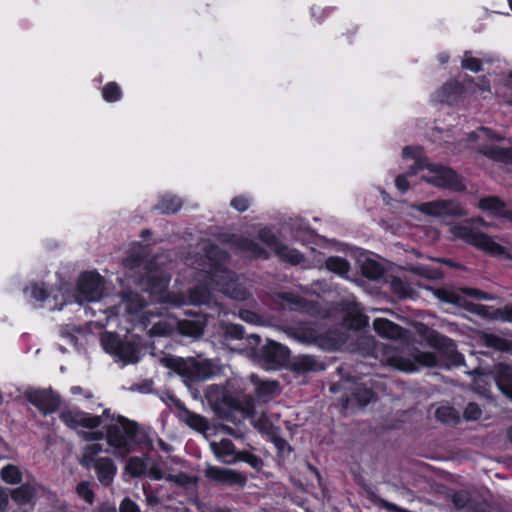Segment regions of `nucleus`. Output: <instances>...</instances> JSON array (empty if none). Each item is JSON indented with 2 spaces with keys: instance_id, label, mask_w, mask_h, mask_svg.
Wrapping results in <instances>:
<instances>
[{
  "instance_id": "27",
  "label": "nucleus",
  "mask_w": 512,
  "mask_h": 512,
  "mask_svg": "<svg viewBox=\"0 0 512 512\" xmlns=\"http://www.w3.org/2000/svg\"><path fill=\"white\" fill-rule=\"evenodd\" d=\"M104 451L103 445L99 443H92L88 444L83 448L81 457L79 459V463L87 468L91 469V467H94L98 460H100L102 457H100V453Z\"/></svg>"
},
{
  "instance_id": "46",
  "label": "nucleus",
  "mask_w": 512,
  "mask_h": 512,
  "mask_svg": "<svg viewBox=\"0 0 512 512\" xmlns=\"http://www.w3.org/2000/svg\"><path fill=\"white\" fill-rule=\"evenodd\" d=\"M241 247L244 251H246L252 257H264L265 250L261 248L256 242L253 240L245 239L241 243Z\"/></svg>"
},
{
  "instance_id": "45",
  "label": "nucleus",
  "mask_w": 512,
  "mask_h": 512,
  "mask_svg": "<svg viewBox=\"0 0 512 512\" xmlns=\"http://www.w3.org/2000/svg\"><path fill=\"white\" fill-rule=\"evenodd\" d=\"M435 416L438 420L444 423H451L457 419L456 411L448 406L439 407L435 412Z\"/></svg>"
},
{
  "instance_id": "61",
  "label": "nucleus",
  "mask_w": 512,
  "mask_h": 512,
  "mask_svg": "<svg viewBox=\"0 0 512 512\" xmlns=\"http://www.w3.org/2000/svg\"><path fill=\"white\" fill-rule=\"evenodd\" d=\"M485 379H486V376L484 375H479L475 378V385L477 387V389L483 393V394H487V391L486 389L482 386V383L485 382Z\"/></svg>"
},
{
  "instance_id": "63",
  "label": "nucleus",
  "mask_w": 512,
  "mask_h": 512,
  "mask_svg": "<svg viewBox=\"0 0 512 512\" xmlns=\"http://www.w3.org/2000/svg\"><path fill=\"white\" fill-rule=\"evenodd\" d=\"M412 271L417 273V274L424 275V276H426L428 278L435 277L434 273L430 272L429 270H427V269H425L423 267H413Z\"/></svg>"
},
{
  "instance_id": "29",
  "label": "nucleus",
  "mask_w": 512,
  "mask_h": 512,
  "mask_svg": "<svg viewBox=\"0 0 512 512\" xmlns=\"http://www.w3.org/2000/svg\"><path fill=\"white\" fill-rule=\"evenodd\" d=\"M139 353L140 351L136 345L121 341L115 356L125 364H133L139 361Z\"/></svg>"
},
{
  "instance_id": "64",
  "label": "nucleus",
  "mask_w": 512,
  "mask_h": 512,
  "mask_svg": "<svg viewBox=\"0 0 512 512\" xmlns=\"http://www.w3.org/2000/svg\"><path fill=\"white\" fill-rule=\"evenodd\" d=\"M96 512H117L115 506L104 503L97 508Z\"/></svg>"
},
{
  "instance_id": "58",
  "label": "nucleus",
  "mask_w": 512,
  "mask_h": 512,
  "mask_svg": "<svg viewBox=\"0 0 512 512\" xmlns=\"http://www.w3.org/2000/svg\"><path fill=\"white\" fill-rule=\"evenodd\" d=\"M226 333L228 336L234 339H241L244 335L243 327L240 325H230L226 329Z\"/></svg>"
},
{
  "instance_id": "12",
  "label": "nucleus",
  "mask_w": 512,
  "mask_h": 512,
  "mask_svg": "<svg viewBox=\"0 0 512 512\" xmlns=\"http://www.w3.org/2000/svg\"><path fill=\"white\" fill-rule=\"evenodd\" d=\"M175 327H177L182 334L191 337L200 336L204 329V325L201 321L182 320L174 321L172 323H164L159 321L153 323L150 332L154 335H166L169 334Z\"/></svg>"
},
{
  "instance_id": "34",
  "label": "nucleus",
  "mask_w": 512,
  "mask_h": 512,
  "mask_svg": "<svg viewBox=\"0 0 512 512\" xmlns=\"http://www.w3.org/2000/svg\"><path fill=\"white\" fill-rule=\"evenodd\" d=\"M455 507L463 512H477L474 510L470 494L467 491L455 492L451 495Z\"/></svg>"
},
{
  "instance_id": "50",
  "label": "nucleus",
  "mask_w": 512,
  "mask_h": 512,
  "mask_svg": "<svg viewBox=\"0 0 512 512\" xmlns=\"http://www.w3.org/2000/svg\"><path fill=\"white\" fill-rule=\"evenodd\" d=\"M77 493L78 495L83 498L86 502L89 504H92L94 501V493L92 489L90 488L89 483L87 482H81L77 485Z\"/></svg>"
},
{
  "instance_id": "4",
  "label": "nucleus",
  "mask_w": 512,
  "mask_h": 512,
  "mask_svg": "<svg viewBox=\"0 0 512 512\" xmlns=\"http://www.w3.org/2000/svg\"><path fill=\"white\" fill-rule=\"evenodd\" d=\"M137 424L119 416L117 422L108 426L106 440L115 453L121 457L130 453L135 444Z\"/></svg>"
},
{
  "instance_id": "23",
  "label": "nucleus",
  "mask_w": 512,
  "mask_h": 512,
  "mask_svg": "<svg viewBox=\"0 0 512 512\" xmlns=\"http://www.w3.org/2000/svg\"><path fill=\"white\" fill-rule=\"evenodd\" d=\"M374 398V393L366 387V383L355 384L351 388V394L345 399V408L363 407L369 404Z\"/></svg>"
},
{
  "instance_id": "55",
  "label": "nucleus",
  "mask_w": 512,
  "mask_h": 512,
  "mask_svg": "<svg viewBox=\"0 0 512 512\" xmlns=\"http://www.w3.org/2000/svg\"><path fill=\"white\" fill-rule=\"evenodd\" d=\"M120 512H140V509L136 503L129 498H125L120 504Z\"/></svg>"
},
{
  "instance_id": "33",
  "label": "nucleus",
  "mask_w": 512,
  "mask_h": 512,
  "mask_svg": "<svg viewBox=\"0 0 512 512\" xmlns=\"http://www.w3.org/2000/svg\"><path fill=\"white\" fill-rule=\"evenodd\" d=\"M275 253L281 260L294 265L300 263L303 259L302 254L297 250L282 244L276 246Z\"/></svg>"
},
{
  "instance_id": "14",
  "label": "nucleus",
  "mask_w": 512,
  "mask_h": 512,
  "mask_svg": "<svg viewBox=\"0 0 512 512\" xmlns=\"http://www.w3.org/2000/svg\"><path fill=\"white\" fill-rule=\"evenodd\" d=\"M25 397L45 415L56 411L60 404L59 397L49 389H31Z\"/></svg>"
},
{
  "instance_id": "9",
  "label": "nucleus",
  "mask_w": 512,
  "mask_h": 512,
  "mask_svg": "<svg viewBox=\"0 0 512 512\" xmlns=\"http://www.w3.org/2000/svg\"><path fill=\"white\" fill-rule=\"evenodd\" d=\"M103 291L104 280L99 274L94 272L83 273L78 280L75 301L80 305L99 301Z\"/></svg>"
},
{
  "instance_id": "28",
  "label": "nucleus",
  "mask_w": 512,
  "mask_h": 512,
  "mask_svg": "<svg viewBox=\"0 0 512 512\" xmlns=\"http://www.w3.org/2000/svg\"><path fill=\"white\" fill-rule=\"evenodd\" d=\"M179 419L198 432H205L209 428L208 421L204 417L185 408L180 410Z\"/></svg>"
},
{
  "instance_id": "17",
  "label": "nucleus",
  "mask_w": 512,
  "mask_h": 512,
  "mask_svg": "<svg viewBox=\"0 0 512 512\" xmlns=\"http://www.w3.org/2000/svg\"><path fill=\"white\" fill-rule=\"evenodd\" d=\"M145 303L142 298L136 293H126L121 297V302L108 310V318L112 316L122 315L130 317L133 320L141 310L145 307Z\"/></svg>"
},
{
  "instance_id": "44",
  "label": "nucleus",
  "mask_w": 512,
  "mask_h": 512,
  "mask_svg": "<svg viewBox=\"0 0 512 512\" xmlns=\"http://www.w3.org/2000/svg\"><path fill=\"white\" fill-rule=\"evenodd\" d=\"M392 290L397 293L400 297H412V288L399 278H394L391 281Z\"/></svg>"
},
{
  "instance_id": "31",
  "label": "nucleus",
  "mask_w": 512,
  "mask_h": 512,
  "mask_svg": "<svg viewBox=\"0 0 512 512\" xmlns=\"http://www.w3.org/2000/svg\"><path fill=\"white\" fill-rule=\"evenodd\" d=\"M125 471L132 477L146 476L148 471V458H130L126 463Z\"/></svg>"
},
{
  "instance_id": "57",
  "label": "nucleus",
  "mask_w": 512,
  "mask_h": 512,
  "mask_svg": "<svg viewBox=\"0 0 512 512\" xmlns=\"http://www.w3.org/2000/svg\"><path fill=\"white\" fill-rule=\"evenodd\" d=\"M79 434L85 441H97L104 437L101 431H80Z\"/></svg>"
},
{
  "instance_id": "41",
  "label": "nucleus",
  "mask_w": 512,
  "mask_h": 512,
  "mask_svg": "<svg viewBox=\"0 0 512 512\" xmlns=\"http://www.w3.org/2000/svg\"><path fill=\"white\" fill-rule=\"evenodd\" d=\"M102 96L107 102H115L121 99L122 91L117 83L110 82L103 87Z\"/></svg>"
},
{
  "instance_id": "56",
  "label": "nucleus",
  "mask_w": 512,
  "mask_h": 512,
  "mask_svg": "<svg viewBox=\"0 0 512 512\" xmlns=\"http://www.w3.org/2000/svg\"><path fill=\"white\" fill-rule=\"evenodd\" d=\"M255 427L265 433H269L272 430V424L268 421L265 415H261L257 420H255Z\"/></svg>"
},
{
  "instance_id": "49",
  "label": "nucleus",
  "mask_w": 512,
  "mask_h": 512,
  "mask_svg": "<svg viewBox=\"0 0 512 512\" xmlns=\"http://www.w3.org/2000/svg\"><path fill=\"white\" fill-rule=\"evenodd\" d=\"M258 236L262 242H264L267 246L271 247L274 251L276 249V246L280 245L276 236L272 233L270 229H260Z\"/></svg>"
},
{
  "instance_id": "32",
  "label": "nucleus",
  "mask_w": 512,
  "mask_h": 512,
  "mask_svg": "<svg viewBox=\"0 0 512 512\" xmlns=\"http://www.w3.org/2000/svg\"><path fill=\"white\" fill-rule=\"evenodd\" d=\"M463 88L458 82H449L439 91V101L454 103L462 93Z\"/></svg>"
},
{
  "instance_id": "11",
  "label": "nucleus",
  "mask_w": 512,
  "mask_h": 512,
  "mask_svg": "<svg viewBox=\"0 0 512 512\" xmlns=\"http://www.w3.org/2000/svg\"><path fill=\"white\" fill-rule=\"evenodd\" d=\"M415 208L419 212L432 217H460L466 215L464 208L454 200L441 199L430 201L416 205Z\"/></svg>"
},
{
  "instance_id": "59",
  "label": "nucleus",
  "mask_w": 512,
  "mask_h": 512,
  "mask_svg": "<svg viewBox=\"0 0 512 512\" xmlns=\"http://www.w3.org/2000/svg\"><path fill=\"white\" fill-rule=\"evenodd\" d=\"M499 318L501 321L512 323V305H506L500 308Z\"/></svg>"
},
{
  "instance_id": "48",
  "label": "nucleus",
  "mask_w": 512,
  "mask_h": 512,
  "mask_svg": "<svg viewBox=\"0 0 512 512\" xmlns=\"http://www.w3.org/2000/svg\"><path fill=\"white\" fill-rule=\"evenodd\" d=\"M461 66L472 72H479L481 70V61L478 58L472 57L470 52H465Z\"/></svg>"
},
{
  "instance_id": "30",
  "label": "nucleus",
  "mask_w": 512,
  "mask_h": 512,
  "mask_svg": "<svg viewBox=\"0 0 512 512\" xmlns=\"http://www.w3.org/2000/svg\"><path fill=\"white\" fill-rule=\"evenodd\" d=\"M292 368L296 372H311L320 371L324 367L314 357L310 355H301L293 360Z\"/></svg>"
},
{
  "instance_id": "53",
  "label": "nucleus",
  "mask_w": 512,
  "mask_h": 512,
  "mask_svg": "<svg viewBox=\"0 0 512 512\" xmlns=\"http://www.w3.org/2000/svg\"><path fill=\"white\" fill-rule=\"evenodd\" d=\"M231 206L237 211H246L249 207V200L244 196H238L231 200Z\"/></svg>"
},
{
  "instance_id": "36",
  "label": "nucleus",
  "mask_w": 512,
  "mask_h": 512,
  "mask_svg": "<svg viewBox=\"0 0 512 512\" xmlns=\"http://www.w3.org/2000/svg\"><path fill=\"white\" fill-rule=\"evenodd\" d=\"M482 341L487 347H491L499 351H510L512 349V343L510 341L493 334H484L482 336Z\"/></svg>"
},
{
  "instance_id": "37",
  "label": "nucleus",
  "mask_w": 512,
  "mask_h": 512,
  "mask_svg": "<svg viewBox=\"0 0 512 512\" xmlns=\"http://www.w3.org/2000/svg\"><path fill=\"white\" fill-rule=\"evenodd\" d=\"M181 207V201L177 196L165 195L161 198L157 208L163 213H175Z\"/></svg>"
},
{
  "instance_id": "38",
  "label": "nucleus",
  "mask_w": 512,
  "mask_h": 512,
  "mask_svg": "<svg viewBox=\"0 0 512 512\" xmlns=\"http://www.w3.org/2000/svg\"><path fill=\"white\" fill-rule=\"evenodd\" d=\"M326 267L329 271L344 275L349 271V263L346 259L338 256L329 257L326 260Z\"/></svg>"
},
{
  "instance_id": "25",
  "label": "nucleus",
  "mask_w": 512,
  "mask_h": 512,
  "mask_svg": "<svg viewBox=\"0 0 512 512\" xmlns=\"http://www.w3.org/2000/svg\"><path fill=\"white\" fill-rule=\"evenodd\" d=\"M92 468L95 470L98 480L104 486H108L113 482L117 472L116 465L112 459L108 457H104L98 460L96 465Z\"/></svg>"
},
{
  "instance_id": "21",
  "label": "nucleus",
  "mask_w": 512,
  "mask_h": 512,
  "mask_svg": "<svg viewBox=\"0 0 512 512\" xmlns=\"http://www.w3.org/2000/svg\"><path fill=\"white\" fill-rule=\"evenodd\" d=\"M498 389L512 400V366L497 364L491 377Z\"/></svg>"
},
{
  "instance_id": "42",
  "label": "nucleus",
  "mask_w": 512,
  "mask_h": 512,
  "mask_svg": "<svg viewBox=\"0 0 512 512\" xmlns=\"http://www.w3.org/2000/svg\"><path fill=\"white\" fill-rule=\"evenodd\" d=\"M402 156L404 158H412L415 160V164L408 169V174H410V175H416L417 173H419V169L417 166V159H426L425 157L421 156L420 149H418L416 147H411V146H407V147L403 148Z\"/></svg>"
},
{
  "instance_id": "40",
  "label": "nucleus",
  "mask_w": 512,
  "mask_h": 512,
  "mask_svg": "<svg viewBox=\"0 0 512 512\" xmlns=\"http://www.w3.org/2000/svg\"><path fill=\"white\" fill-rule=\"evenodd\" d=\"M1 478L8 484H17L21 481V472L17 466L7 465L0 471Z\"/></svg>"
},
{
  "instance_id": "39",
  "label": "nucleus",
  "mask_w": 512,
  "mask_h": 512,
  "mask_svg": "<svg viewBox=\"0 0 512 512\" xmlns=\"http://www.w3.org/2000/svg\"><path fill=\"white\" fill-rule=\"evenodd\" d=\"M362 272L367 278L376 280L383 275L384 269L378 262L374 260H366L362 264Z\"/></svg>"
},
{
  "instance_id": "16",
  "label": "nucleus",
  "mask_w": 512,
  "mask_h": 512,
  "mask_svg": "<svg viewBox=\"0 0 512 512\" xmlns=\"http://www.w3.org/2000/svg\"><path fill=\"white\" fill-rule=\"evenodd\" d=\"M25 294L28 295L32 300L37 303L38 307L44 306L43 304L46 302V307L50 310L61 309L65 304L64 295L62 292H58L50 297L44 285L33 283L29 287L25 289Z\"/></svg>"
},
{
  "instance_id": "60",
  "label": "nucleus",
  "mask_w": 512,
  "mask_h": 512,
  "mask_svg": "<svg viewBox=\"0 0 512 512\" xmlns=\"http://www.w3.org/2000/svg\"><path fill=\"white\" fill-rule=\"evenodd\" d=\"M239 317L244 320L245 322H248V323H257L258 321V316L251 312V311H248V310H242L239 312Z\"/></svg>"
},
{
  "instance_id": "7",
  "label": "nucleus",
  "mask_w": 512,
  "mask_h": 512,
  "mask_svg": "<svg viewBox=\"0 0 512 512\" xmlns=\"http://www.w3.org/2000/svg\"><path fill=\"white\" fill-rule=\"evenodd\" d=\"M502 138L494 134L490 129L481 127L475 132H471L468 136L470 143H475L470 147L476 149L486 157L506 162L512 158V151L509 149L501 148L495 144Z\"/></svg>"
},
{
  "instance_id": "26",
  "label": "nucleus",
  "mask_w": 512,
  "mask_h": 512,
  "mask_svg": "<svg viewBox=\"0 0 512 512\" xmlns=\"http://www.w3.org/2000/svg\"><path fill=\"white\" fill-rule=\"evenodd\" d=\"M373 327L377 334L388 339H399L403 336L401 327L384 318L376 319Z\"/></svg>"
},
{
  "instance_id": "13",
  "label": "nucleus",
  "mask_w": 512,
  "mask_h": 512,
  "mask_svg": "<svg viewBox=\"0 0 512 512\" xmlns=\"http://www.w3.org/2000/svg\"><path fill=\"white\" fill-rule=\"evenodd\" d=\"M204 473L206 478L222 485L242 488L247 483L246 475L234 469L208 465Z\"/></svg>"
},
{
  "instance_id": "20",
  "label": "nucleus",
  "mask_w": 512,
  "mask_h": 512,
  "mask_svg": "<svg viewBox=\"0 0 512 512\" xmlns=\"http://www.w3.org/2000/svg\"><path fill=\"white\" fill-rule=\"evenodd\" d=\"M146 476L153 480L165 479L174 482L179 486H185L189 483V477L185 473L172 474L169 470L164 471L161 466L148 458V471Z\"/></svg>"
},
{
  "instance_id": "54",
  "label": "nucleus",
  "mask_w": 512,
  "mask_h": 512,
  "mask_svg": "<svg viewBox=\"0 0 512 512\" xmlns=\"http://www.w3.org/2000/svg\"><path fill=\"white\" fill-rule=\"evenodd\" d=\"M411 176L408 171L405 174H400L395 179V186L401 193H405L409 189L407 177Z\"/></svg>"
},
{
  "instance_id": "6",
  "label": "nucleus",
  "mask_w": 512,
  "mask_h": 512,
  "mask_svg": "<svg viewBox=\"0 0 512 512\" xmlns=\"http://www.w3.org/2000/svg\"><path fill=\"white\" fill-rule=\"evenodd\" d=\"M165 365L189 381H205L215 374L214 365L207 359L168 358Z\"/></svg>"
},
{
  "instance_id": "52",
  "label": "nucleus",
  "mask_w": 512,
  "mask_h": 512,
  "mask_svg": "<svg viewBox=\"0 0 512 512\" xmlns=\"http://www.w3.org/2000/svg\"><path fill=\"white\" fill-rule=\"evenodd\" d=\"M458 293L461 294L462 296H463V294H465L467 296H471L476 299H483V300H492L493 299V296H491L485 292H482L478 289L465 288V289H462Z\"/></svg>"
},
{
  "instance_id": "51",
  "label": "nucleus",
  "mask_w": 512,
  "mask_h": 512,
  "mask_svg": "<svg viewBox=\"0 0 512 512\" xmlns=\"http://www.w3.org/2000/svg\"><path fill=\"white\" fill-rule=\"evenodd\" d=\"M482 411L475 403H469L464 410V417L467 420H477L480 418Z\"/></svg>"
},
{
  "instance_id": "5",
  "label": "nucleus",
  "mask_w": 512,
  "mask_h": 512,
  "mask_svg": "<svg viewBox=\"0 0 512 512\" xmlns=\"http://www.w3.org/2000/svg\"><path fill=\"white\" fill-rule=\"evenodd\" d=\"M451 233L455 238L461 239L488 254L510 257L508 249L505 246L475 228L465 225H456L451 228Z\"/></svg>"
},
{
  "instance_id": "47",
  "label": "nucleus",
  "mask_w": 512,
  "mask_h": 512,
  "mask_svg": "<svg viewBox=\"0 0 512 512\" xmlns=\"http://www.w3.org/2000/svg\"><path fill=\"white\" fill-rule=\"evenodd\" d=\"M243 461L250 465L252 468L259 470L262 467V460L248 451H239L237 462Z\"/></svg>"
},
{
  "instance_id": "19",
  "label": "nucleus",
  "mask_w": 512,
  "mask_h": 512,
  "mask_svg": "<svg viewBox=\"0 0 512 512\" xmlns=\"http://www.w3.org/2000/svg\"><path fill=\"white\" fill-rule=\"evenodd\" d=\"M262 357L266 362L272 365V367L280 366L284 364L289 356V350L284 345L275 342L268 341L261 350Z\"/></svg>"
},
{
  "instance_id": "1",
  "label": "nucleus",
  "mask_w": 512,
  "mask_h": 512,
  "mask_svg": "<svg viewBox=\"0 0 512 512\" xmlns=\"http://www.w3.org/2000/svg\"><path fill=\"white\" fill-rule=\"evenodd\" d=\"M205 254L207 262L199 269V284L190 291L188 302L193 305L209 304L213 291H219L236 301L247 299L248 290L232 272L224 268L227 254L215 245L206 247Z\"/></svg>"
},
{
  "instance_id": "35",
  "label": "nucleus",
  "mask_w": 512,
  "mask_h": 512,
  "mask_svg": "<svg viewBox=\"0 0 512 512\" xmlns=\"http://www.w3.org/2000/svg\"><path fill=\"white\" fill-rule=\"evenodd\" d=\"M35 488L29 484H23L12 490V499L19 504H26L32 500L35 495Z\"/></svg>"
},
{
  "instance_id": "3",
  "label": "nucleus",
  "mask_w": 512,
  "mask_h": 512,
  "mask_svg": "<svg viewBox=\"0 0 512 512\" xmlns=\"http://www.w3.org/2000/svg\"><path fill=\"white\" fill-rule=\"evenodd\" d=\"M417 166L421 173V179L440 188H448L453 191H464L465 185L461 178L451 169L434 164L428 159H417Z\"/></svg>"
},
{
  "instance_id": "18",
  "label": "nucleus",
  "mask_w": 512,
  "mask_h": 512,
  "mask_svg": "<svg viewBox=\"0 0 512 512\" xmlns=\"http://www.w3.org/2000/svg\"><path fill=\"white\" fill-rule=\"evenodd\" d=\"M214 456L223 464L231 465L237 463L239 451L229 439H221L220 441H212L209 444Z\"/></svg>"
},
{
  "instance_id": "15",
  "label": "nucleus",
  "mask_w": 512,
  "mask_h": 512,
  "mask_svg": "<svg viewBox=\"0 0 512 512\" xmlns=\"http://www.w3.org/2000/svg\"><path fill=\"white\" fill-rule=\"evenodd\" d=\"M61 420L72 429H95L101 425L103 416H93L84 411L68 410L60 414Z\"/></svg>"
},
{
  "instance_id": "8",
  "label": "nucleus",
  "mask_w": 512,
  "mask_h": 512,
  "mask_svg": "<svg viewBox=\"0 0 512 512\" xmlns=\"http://www.w3.org/2000/svg\"><path fill=\"white\" fill-rule=\"evenodd\" d=\"M385 356V361L388 365L404 372H415L424 366L432 367L437 365V358L431 352H417L411 356L404 357L394 354L391 350H387L385 351Z\"/></svg>"
},
{
  "instance_id": "24",
  "label": "nucleus",
  "mask_w": 512,
  "mask_h": 512,
  "mask_svg": "<svg viewBox=\"0 0 512 512\" xmlns=\"http://www.w3.org/2000/svg\"><path fill=\"white\" fill-rule=\"evenodd\" d=\"M251 381L257 397L262 401H269L279 393L276 381L260 380L256 375H251Z\"/></svg>"
},
{
  "instance_id": "62",
  "label": "nucleus",
  "mask_w": 512,
  "mask_h": 512,
  "mask_svg": "<svg viewBox=\"0 0 512 512\" xmlns=\"http://www.w3.org/2000/svg\"><path fill=\"white\" fill-rule=\"evenodd\" d=\"M8 505V495L0 490V512H4Z\"/></svg>"
},
{
  "instance_id": "22",
  "label": "nucleus",
  "mask_w": 512,
  "mask_h": 512,
  "mask_svg": "<svg viewBox=\"0 0 512 512\" xmlns=\"http://www.w3.org/2000/svg\"><path fill=\"white\" fill-rule=\"evenodd\" d=\"M479 208L505 221H512V210L498 197H486L479 201Z\"/></svg>"
},
{
  "instance_id": "10",
  "label": "nucleus",
  "mask_w": 512,
  "mask_h": 512,
  "mask_svg": "<svg viewBox=\"0 0 512 512\" xmlns=\"http://www.w3.org/2000/svg\"><path fill=\"white\" fill-rule=\"evenodd\" d=\"M436 298L439 300L454 304L456 306H462L467 311L475 313L483 318L491 319V320H500V308L495 309L491 306L479 305L466 302L464 297L461 294L457 293V291L448 290V289H437L434 292Z\"/></svg>"
},
{
  "instance_id": "43",
  "label": "nucleus",
  "mask_w": 512,
  "mask_h": 512,
  "mask_svg": "<svg viewBox=\"0 0 512 512\" xmlns=\"http://www.w3.org/2000/svg\"><path fill=\"white\" fill-rule=\"evenodd\" d=\"M104 349L112 354H116L121 341L118 337L112 333H106L101 339Z\"/></svg>"
},
{
  "instance_id": "2",
  "label": "nucleus",
  "mask_w": 512,
  "mask_h": 512,
  "mask_svg": "<svg viewBox=\"0 0 512 512\" xmlns=\"http://www.w3.org/2000/svg\"><path fill=\"white\" fill-rule=\"evenodd\" d=\"M124 267L128 269V276L134 277L145 270V277L140 280L141 287L156 297V301L168 303L173 306L184 305L187 301L184 297L167 293L166 288L170 281V275L158 267L148 266L138 255H131L124 260Z\"/></svg>"
}]
</instances>
